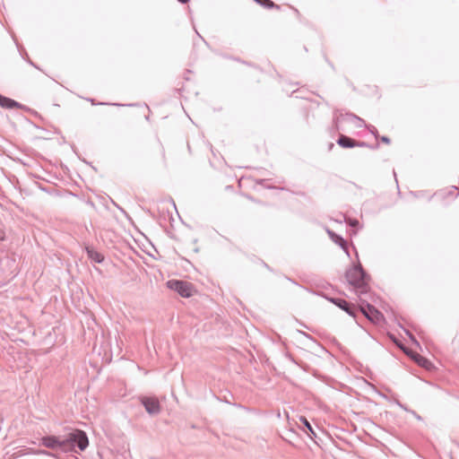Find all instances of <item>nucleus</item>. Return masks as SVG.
Returning a JSON list of instances; mask_svg holds the SVG:
<instances>
[{
	"label": "nucleus",
	"instance_id": "6ab92c4d",
	"mask_svg": "<svg viewBox=\"0 0 459 459\" xmlns=\"http://www.w3.org/2000/svg\"><path fill=\"white\" fill-rule=\"evenodd\" d=\"M92 105H114V106H125L124 104H118V103H105V102H96L94 99H87Z\"/></svg>",
	"mask_w": 459,
	"mask_h": 459
},
{
	"label": "nucleus",
	"instance_id": "bb28decb",
	"mask_svg": "<svg viewBox=\"0 0 459 459\" xmlns=\"http://www.w3.org/2000/svg\"><path fill=\"white\" fill-rule=\"evenodd\" d=\"M334 144L333 143H330L328 145L329 150H332L333 148Z\"/></svg>",
	"mask_w": 459,
	"mask_h": 459
},
{
	"label": "nucleus",
	"instance_id": "ddd939ff",
	"mask_svg": "<svg viewBox=\"0 0 459 459\" xmlns=\"http://www.w3.org/2000/svg\"><path fill=\"white\" fill-rule=\"evenodd\" d=\"M333 302L336 306L346 311L349 315L355 316V307L353 305L348 303L344 299H336Z\"/></svg>",
	"mask_w": 459,
	"mask_h": 459
},
{
	"label": "nucleus",
	"instance_id": "20e7f679",
	"mask_svg": "<svg viewBox=\"0 0 459 459\" xmlns=\"http://www.w3.org/2000/svg\"><path fill=\"white\" fill-rule=\"evenodd\" d=\"M65 441L66 444L68 442L76 443L81 450H84L89 445V440L85 432L78 429L70 433Z\"/></svg>",
	"mask_w": 459,
	"mask_h": 459
},
{
	"label": "nucleus",
	"instance_id": "cd10ccee",
	"mask_svg": "<svg viewBox=\"0 0 459 459\" xmlns=\"http://www.w3.org/2000/svg\"><path fill=\"white\" fill-rule=\"evenodd\" d=\"M264 181H265V179H260V180H257V183L258 184H263Z\"/></svg>",
	"mask_w": 459,
	"mask_h": 459
},
{
	"label": "nucleus",
	"instance_id": "4468645a",
	"mask_svg": "<svg viewBox=\"0 0 459 459\" xmlns=\"http://www.w3.org/2000/svg\"><path fill=\"white\" fill-rule=\"evenodd\" d=\"M85 249L87 251L89 258L91 259L92 261L96 263H101L103 261L104 256L94 248L86 247Z\"/></svg>",
	"mask_w": 459,
	"mask_h": 459
},
{
	"label": "nucleus",
	"instance_id": "aec40b11",
	"mask_svg": "<svg viewBox=\"0 0 459 459\" xmlns=\"http://www.w3.org/2000/svg\"><path fill=\"white\" fill-rule=\"evenodd\" d=\"M366 128L368 129V131L377 138L378 139L379 137V134H378V131L377 129L374 126H371V125H366L365 126Z\"/></svg>",
	"mask_w": 459,
	"mask_h": 459
},
{
	"label": "nucleus",
	"instance_id": "c85d7f7f",
	"mask_svg": "<svg viewBox=\"0 0 459 459\" xmlns=\"http://www.w3.org/2000/svg\"><path fill=\"white\" fill-rule=\"evenodd\" d=\"M231 188H232V186H226V189H231Z\"/></svg>",
	"mask_w": 459,
	"mask_h": 459
},
{
	"label": "nucleus",
	"instance_id": "a211bd4d",
	"mask_svg": "<svg viewBox=\"0 0 459 459\" xmlns=\"http://www.w3.org/2000/svg\"><path fill=\"white\" fill-rule=\"evenodd\" d=\"M14 41H15V44L18 48V49L21 51V55L22 56L23 58H25L27 60V62L32 65L33 67L39 69L38 65L36 64H34L28 56V54L26 53V51L19 45V43L16 41V39H14Z\"/></svg>",
	"mask_w": 459,
	"mask_h": 459
},
{
	"label": "nucleus",
	"instance_id": "39448f33",
	"mask_svg": "<svg viewBox=\"0 0 459 459\" xmlns=\"http://www.w3.org/2000/svg\"><path fill=\"white\" fill-rule=\"evenodd\" d=\"M360 311L375 324H380L384 320L383 315L371 305L360 307Z\"/></svg>",
	"mask_w": 459,
	"mask_h": 459
},
{
	"label": "nucleus",
	"instance_id": "dca6fc26",
	"mask_svg": "<svg viewBox=\"0 0 459 459\" xmlns=\"http://www.w3.org/2000/svg\"><path fill=\"white\" fill-rule=\"evenodd\" d=\"M256 4H260L261 6L266 8V9H276L280 10L281 6L272 0H254Z\"/></svg>",
	"mask_w": 459,
	"mask_h": 459
},
{
	"label": "nucleus",
	"instance_id": "6e6552de",
	"mask_svg": "<svg viewBox=\"0 0 459 459\" xmlns=\"http://www.w3.org/2000/svg\"><path fill=\"white\" fill-rule=\"evenodd\" d=\"M142 403L149 413H158L160 410V403L156 398L144 397L142 399Z\"/></svg>",
	"mask_w": 459,
	"mask_h": 459
},
{
	"label": "nucleus",
	"instance_id": "f8f14e48",
	"mask_svg": "<svg viewBox=\"0 0 459 459\" xmlns=\"http://www.w3.org/2000/svg\"><path fill=\"white\" fill-rule=\"evenodd\" d=\"M340 117H342V119H348L351 122H357V124H356L357 128H362V127L366 126L365 121L351 112H346L345 114L341 113Z\"/></svg>",
	"mask_w": 459,
	"mask_h": 459
},
{
	"label": "nucleus",
	"instance_id": "423d86ee",
	"mask_svg": "<svg viewBox=\"0 0 459 459\" xmlns=\"http://www.w3.org/2000/svg\"><path fill=\"white\" fill-rule=\"evenodd\" d=\"M41 443L44 446L51 449L56 447H64L66 445L65 440H60L57 437L48 436L41 438Z\"/></svg>",
	"mask_w": 459,
	"mask_h": 459
},
{
	"label": "nucleus",
	"instance_id": "0eeeda50",
	"mask_svg": "<svg viewBox=\"0 0 459 459\" xmlns=\"http://www.w3.org/2000/svg\"><path fill=\"white\" fill-rule=\"evenodd\" d=\"M0 107L6 109H27V108L22 103L2 94H0Z\"/></svg>",
	"mask_w": 459,
	"mask_h": 459
},
{
	"label": "nucleus",
	"instance_id": "7ed1b4c3",
	"mask_svg": "<svg viewBox=\"0 0 459 459\" xmlns=\"http://www.w3.org/2000/svg\"><path fill=\"white\" fill-rule=\"evenodd\" d=\"M167 286L177 291L183 298H189L195 292L194 285L188 281L179 280H170L167 282Z\"/></svg>",
	"mask_w": 459,
	"mask_h": 459
},
{
	"label": "nucleus",
	"instance_id": "f257e3e1",
	"mask_svg": "<svg viewBox=\"0 0 459 459\" xmlns=\"http://www.w3.org/2000/svg\"><path fill=\"white\" fill-rule=\"evenodd\" d=\"M345 278L356 291L366 293L368 290L369 277L365 273L360 264L352 265L345 273Z\"/></svg>",
	"mask_w": 459,
	"mask_h": 459
},
{
	"label": "nucleus",
	"instance_id": "f03ea898",
	"mask_svg": "<svg viewBox=\"0 0 459 459\" xmlns=\"http://www.w3.org/2000/svg\"><path fill=\"white\" fill-rule=\"evenodd\" d=\"M459 195V189L451 186L448 187H445L437 190L433 195H429L427 192H418L414 195L416 198H431L437 201H453L457 198Z\"/></svg>",
	"mask_w": 459,
	"mask_h": 459
},
{
	"label": "nucleus",
	"instance_id": "b1692460",
	"mask_svg": "<svg viewBox=\"0 0 459 459\" xmlns=\"http://www.w3.org/2000/svg\"><path fill=\"white\" fill-rule=\"evenodd\" d=\"M5 238V232L4 230L0 229V240H4Z\"/></svg>",
	"mask_w": 459,
	"mask_h": 459
},
{
	"label": "nucleus",
	"instance_id": "a878e982",
	"mask_svg": "<svg viewBox=\"0 0 459 459\" xmlns=\"http://www.w3.org/2000/svg\"><path fill=\"white\" fill-rule=\"evenodd\" d=\"M181 4H186L189 2V0H178Z\"/></svg>",
	"mask_w": 459,
	"mask_h": 459
},
{
	"label": "nucleus",
	"instance_id": "2eb2a0df",
	"mask_svg": "<svg viewBox=\"0 0 459 459\" xmlns=\"http://www.w3.org/2000/svg\"><path fill=\"white\" fill-rule=\"evenodd\" d=\"M299 421L303 425V427H299L301 429H304L311 438L316 437V432L313 429L312 426L310 425L309 421L307 420V418L301 416L299 417Z\"/></svg>",
	"mask_w": 459,
	"mask_h": 459
},
{
	"label": "nucleus",
	"instance_id": "5701e85b",
	"mask_svg": "<svg viewBox=\"0 0 459 459\" xmlns=\"http://www.w3.org/2000/svg\"><path fill=\"white\" fill-rule=\"evenodd\" d=\"M355 147H369V144L367 143L366 142L356 141Z\"/></svg>",
	"mask_w": 459,
	"mask_h": 459
},
{
	"label": "nucleus",
	"instance_id": "9d476101",
	"mask_svg": "<svg viewBox=\"0 0 459 459\" xmlns=\"http://www.w3.org/2000/svg\"><path fill=\"white\" fill-rule=\"evenodd\" d=\"M401 349H403L405 353H407L409 356H411V358L420 366L425 368H429L431 365V363L425 358H423L422 356H420V354L416 353V352H412V351H407L405 348H403V346H400Z\"/></svg>",
	"mask_w": 459,
	"mask_h": 459
},
{
	"label": "nucleus",
	"instance_id": "393cba45",
	"mask_svg": "<svg viewBox=\"0 0 459 459\" xmlns=\"http://www.w3.org/2000/svg\"><path fill=\"white\" fill-rule=\"evenodd\" d=\"M378 147H379V144L376 143L375 145H369L368 148H371V149L375 150V149H377Z\"/></svg>",
	"mask_w": 459,
	"mask_h": 459
},
{
	"label": "nucleus",
	"instance_id": "412c9836",
	"mask_svg": "<svg viewBox=\"0 0 459 459\" xmlns=\"http://www.w3.org/2000/svg\"><path fill=\"white\" fill-rule=\"evenodd\" d=\"M25 454L26 455H31V454H33V455H39V454H46V452H44V451H37V450H34V449L30 448Z\"/></svg>",
	"mask_w": 459,
	"mask_h": 459
},
{
	"label": "nucleus",
	"instance_id": "f3484780",
	"mask_svg": "<svg viewBox=\"0 0 459 459\" xmlns=\"http://www.w3.org/2000/svg\"><path fill=\"white\" fill-rule=\"evenodd\" d=\"M338 112H339L338 109L334 110V112H333V126H332V131L333 133L340 130L339 124H340L342 117H340V115H338Z\"/></svg>",
	"mask_w": 459,
	"mask_h": 459
},
{
	"label": "nucleus",
	"instance_id": "9b49d317",
	"mask_svg": "<svg viewBox=\"0 0 459 459\" xmlns=\"http://www.w3.org/2000/svg\"><path fill=\"white\" fill-rule=\"evenodd\" d=\"M337 144L344 149L354 148L356 144V140L353 138L347 136L345 134H341L336 141Z\"/></svg>",
	"mask_w": 459,
	"mask_h": 459
},
{
	"label": "nucleus",
	"instance_id": "1a4fd4ad",
	"mask_svg": "<svg viewBox=\"0 0 459 459\" xmlns=\"http://www.w3.org/2000/svg\"><path fill=\"white\" fill-rule=\"evenodd\" d=\"M401 349H403L405 353H407L409 356H411V358L420 366L425 368H429L431 365V363L425 358H423L422 356H420V354L416 353V352H412V351H407L405 348H403V346H400Z\"/></svg>",
	"mask_w": 459,
	"mask_h": 459
},
{
	"label": "nucleus",
	"instance_id": "4be33fe9",
	"mask_svg": "<svg viewBox=\"0 0 459 459\" xmlns=\"http://www.w3.org/2000/svg\"><path fill=\"white\" fill-rule=\"evenodd\" d=\"M378 139L384 143L389 144L391 143V139L388 136L383 135L379 136Z\"/></svg>",
	"mask_w": 459,
	"mask_h": 459
},
{
	"label": "nucleus",
	"instance_id": "c756f323",
	"mask_svg": "<svg viewBox=\"0 0 459 459\" xmlns=\"http://www.w3.org/2000/svg\"><path fill=\"white\" fill-rule=\"evenodd\" d=\"M126 106L132 107L134 106V104H127Z\"/></svg>",
	"mask_w": 459,
	"mask_h": 459
}]
</instances>
